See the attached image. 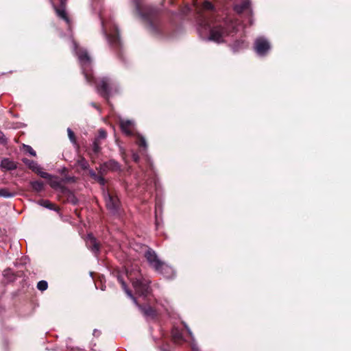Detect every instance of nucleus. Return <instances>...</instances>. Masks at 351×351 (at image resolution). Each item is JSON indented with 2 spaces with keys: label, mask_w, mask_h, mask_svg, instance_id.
I'll return each mask as SVG.
<instances>
[{
  "label": "nucleus",
  "mask_w": 351,
  "mask_h": 351,
  "mask_svg": "<svg viewBox=\"0 0 351 351\" xmlns=\"http://www.w3.org/2000/svg\"><path fill=\"white\" fill-rule=\"evenodd\" d=\"M194 5L198 32L203 39L220 43L225 42L226 37H232L238 32L240 27L238 21L230 18L221 20L210 1L195 2Z\"/></svg>",
  "instance_id": "nucleus-1"
},
{
  "label": "nucleus",
  "mask_w": 351,
  "mask_h": 351,
  "mask_svg": "<svg viewBox=\"0 0 351 351\" xmlns=\"http://www.w3.org/2000/svg\"><path fill=\"white\" fill-rule=\"evenodd\" d=\"M73 51L77 56L82 71L86 82L90 84H95L97 93L106 99L117 90V84L112 78L104 76L96 80L92 70V62L87 51L80 48L75 40H72Z\"/></svg>",
  "instance_id": "nucleus-2"
},
{
  "label": "nucleus",
  "mask_w": 351,
  "mask_h": 351,
  "mask_svg": "<svg viewBox=\"0 0 351 351\" xmlns=\"http://www.w3.org/2000/svg\"><path fill=\"white\" fill-rule=\"evenodd\" d=\"M149 283L148 278L133 268V303L147 321H154L158 317V311L154 306L155 298Z\"/></svg>",
  "instance_id": "nucleus-3"
},
{
  "label": "nucleus",
  "mask_w": 351,
  "mask_h": 351,
  "mask_svg": "<svg viewBox=\"0 0 351 351\" xmlns=\"http://www.w3.org/2000/svg\"><path fill=\"white\" fill-rule=\"evenodd\" d=\"M133 139L138 146V153L133 152V162L138 164L143 173L145 174V189L149 193L154 189L157 193L160 184L156 178L155 169L151 157L147 154L148 145L144 136L134 131L133 129Z\"/></svg>",
  "instance_id": "nucleus-4"
},
{
  "label": "nucleus",
  "mask_w": 351,
  "mask_h": 351,
  "mask_svg": "<svg viewBox=\"0 0 351 351\" xmlns=\"http://www.w3.org/2000/svg\"><path fill=\"white\" fill-rule=\"evenodd\" d=\"M101 32L110 48L117 53L119 59L125 64L127 62L123 56V45L117 24L112 19L106 20L99 14Z\"/></svg>",
  "instance_id": "nucleus-5"
},
{
  "label": "nucleus",
  "mask_w": 351,
  "mask_h": 351,
  "mask_svg": "<svg viewBox=\"0 0 351 351\" xmlns=\"http://www.w3.org/2000/svg\"><path fill=\"white\" fill-rule=\"evenodd\" d=\"M136 10L150 32L156 36L163 34L162 25L156 10L149 8H141L138 5Z\"/></svg>",
  "instance_id": "nucleus-6"
},
{
  "label": "nucleus",
  "mask_w": 351,
  "mask_h": 351,
  "mask_svg": "<svg viewBox=\"0 0 351 351\" xmlns=\"http://www.w3.org/2000/svg\"><path fill=\"white\" fill-rule=\"evenodd\" d=\"M133 250L143 253L147 261L154 269H159L162 265L163 261H160L156 252L148 246L137 243H133Z\"/></svg>",
  "instance_id": "nucleus-7"
},
{
  "label": "nucleus",
  "mask_w": 351,
  "mask_h": 351,
  "mask_svg": "<svg viewBox=\"0 0 351 351\" xmlns=\"http://www.w3.org/2000/svg\"><path fill=\"white\" fill-rule=\"evenodd\" d=\"M103 197L108 211L113 215H119L120 210V201L119 198L116 195H111L104 189H103Z\"/></svg>",
  "instance_id": "nucleus-8"
},
{
  "label": "nucleus",
  "mask_w": 351,
  "mask_h": 351,
  "mask_svg": "<svg viewBox=\"0 0 351 351\" xmlns=\"http://www.w3.org/2000/svg\"><path fill=\"white\" fill-rule=\"evenodd\" d=\"M117 281L121 285V288L125 292L127 295L132 298V291L129 289L128 282L131 281L130 274L125 269L123 271H118L114 274Z\"/></svg>",
  "instance_id": "nucleus-9"
},
{
  "label": "nucleus",
  "mask_w": 351,
  "mask_h": 351,
  "mask_svg": "<svg viewBox=\"0 0 351 351\" xmlns=\"http://www.w3.org/2000/svg\"><path fill=\"white\" fill-rule=\"evenodd\" d=\"M254 50L259 56H264L269 51L271 45L265 37L257 38L254 41Z\"/></svg>",
  "instance_id": "nucleus-10"
},
{
  "label": "nucleus",
  "mask_w": 351,
  "mask_h": 351,
  "mask_svg": "<svg viewBox=\"0 0 351 351\" xmlns=\"http://www.w3.org/2000/svg\"><path fill=\"white\" fill-rule=\"evenodd\" d=\"M22 162L28 167L29 169L33 171L34 172L36 173L38 175H39L43 178H52V175L50 173L43 171L42 168L40 167V165L37 163V162L34 160H29L26 158H23L22 159Z\"/></svg>",
  "instance_id": "nucleus-11"
},
{
  "label": "nucleus",
  "mask_w": 351,
  "mask_h": 351,
  "mask_svg": "<svg viewBox=\"0 0 351 351\" xmlns=\"http://www.w3.org/2000/svg\"><path fill=\"white\" fill-rule=\"evenodd\" d=\"M85 241L87 248L90 250L96 257H97L100 252V246L97 239L92 234H88Z\"/></svg>",
  "instance_id": "nucleus-12"
},
{
  "label": "nucleus",
  "mask_w": 351,
  "mask_h": 351,
  "mask_svg": "<svg viewBox=\"0 0 351 351\" xmlns=\"http://www.w3.org/2000/svg\"><path fill=\"white\" fill-rule=\"evenodd\" d=\"M119 123L122 133L125 136H130L132 135V121L119 118Z\"/></svg>",
  "instance_id": "nucleus-13"
},
{
  "label": "nucleus",
  "mask_w": 351,
  "mask_h": 351,
  "mask_svg": "<svg viewBox=\"0 0 351 351\" xmlns=\"http://www.w3.org/2000/svg\"><path fill=\"white\" fill-rule=\"evenodd\" d=\"M155 270L163 275L166 278H173L175 276L174 269L165 262L162 263V265L159 269Z\"/></svg>",
  "instance_id": "nucleus-14"
},
{
  "label": "nucleus",
  "mask_w": 351,
  "mask_h": 351,
  "mask_svg": "<svg viewBox=\"0 0 351 351\" xmlns=\"http://www.w3.org/2000/svg\"><path fill=\"white\" fill-rule=\"evenodd\" d=\"M0 168L5 171H12L17 168V164L8 158H3L0 164Z\"/></svg>",
  "instance_id": "nucleus-15"
},
{
  "label": "nucleus",
  "mask_w": 351,
  "mask_h": 351,
  "mask_svg": "<svg viewBox=\"0 0 351 351\" xmlns=\"http://www.w3.org/2000/svg\"><path fill=\"white\" fill-rule=\"evenodd\" d=\"M52 6L55 10L57 16L59 18L63 19L67 23L69 29H71V21L69 16H67L66 9L59 8L53 3H52Z\"/></svg>",
  "instance_id": "nucleus-16"
},
{
  "label": "nucleus",
  "mask_w": 351,
  "mask_h": 351,
  "mask_svg": "<svg viewBox=\"0 0 351 351\" xmlns=\"http://www.w3.org/2000/svg\"><path fill=\"white\" fill-rule=\"evenodd\" d=\"M162 213V204L160 198L158 197V193L156 196V203H155V225L156 228L158 229L160 226V219L159 214Z\"/></svg>",
  "instance_id": "nucleus-17"
},
{
  "label": "nucleus",
  "mask_w": 351,
  "mask_h": 351,
  "mask_svg": "<svg viewBox=\"0 0 351 351\" xmlns=\"http://www.w3.org/2000/svg\"><path fill=\"white\" fill-rule=\"evenodd\" d=\"M101 169L104 171L105 170H110V171H118L120 169V165L118 162L114 160H110L106 162H104L101 166Z\"/></svg>",
  "instance_id": "nucleus-18"
},
{
  "label": "nucleus",
  "mask_w": 351,
  "mask_h": 351,
  "mask_svg": "<svg viewBox=\"0 0 351 351\" xmlns=\"http://www.w3.org/2000/svg\"><path fill=\"white\" fill-rule=\"evenodd\" d=\"M172 339L176 343H181L186 341L182 335V332L178 328L174 327L171 331Z\"/></svg>",
  "instance_id": "nucleus-19"
},
{
  "label": "nucleus",
  "mask_w": 351,
  "mask_h": 351,
  "mask_svg": "<svg viewBox=\"0 0 351 351\" xmlns=\"http://www.w3.org/2000/svg\"><path fill=\"white\" fill-rule=\"evenodd\" d=\"M237 13H242L245 11L250 12V3L248 0L244 1L240 4H236L234 8Z\"/></svg>",
  "instance_id": "nucleus-20"
},
{
  "label": "nucleus",
  "mask_w": 351,
  "mask_h": 351,
  "mask_svg": "<svg viewBox=\"0 0 351 351\" xmlns=\"http://www.w3.org/2000/svg\"><path fill=\"white\" fill-rule=\"evenodd\" d=\"M49 184L54 189H62L63 188L62 186V180L56 176H53L51 178H48Z\"/></svg>",
  "instance_id": "nucleus-21"
},
{
  "label": "nucleus",
  "mask_w": 351,
  "mask_h": 351,
  "mask_svg": "<svg viewBox=\"0 0 351 351\" xmlns=\"http://www.w3.org/2000/svg\"><path fill=\"white\" fill-rule=\"evenodd\" d=\"M90 176L96 182H97L101 186H104L106 180L101 176L97 175L93 169H89L88 171Z\"/></svg>",
  "instance_id": "nucleus-22"
},
{
  "label": "nucleus",
  "mask_w": 351,
  "mask_h": 351,
  "mask_svg": "<svg viewBox=\"0 0 351 351\" xmlns=\"http://www.w3.org/2000/svg\"><path fill=\"white\" fill-rule=\"evenodd\" d=\"M101 145L97 138H95L91 145V153L90 155L93 154L97 156L101 152Z\"/></svg>",
  "instance_id": "nucleus-23"
},
{
  "label": "nucleus",
  "mask_w": 351,
  "mask_h": 351,
  "mask_svg": "<svg viewBox=\"0 0 351 351\" xmlns=\"http://www.w3.org/2000/svg\"><path fill=\"white\" fill-rule=\"evenodd\" d=\"M16 195V193L14 191H10L7 188H1L0 189V197L9 199L12 198Z\"/></svg>",
  "instance_id": "nucleus-24"
},
{
  "label": "nucleus",
  "mask_w": 351,
  "mask_h": 351,
  "mask_svg": "<svg viewBox=\"0 0 351 351\" xmlns=\"http://www.w3.org/2000/svg\"><path fill=\"white\" fill-rule=\"evenodd\" d=\"M30 185L33 190L37 193L42 191L44 189V184L42 181H32Z\"/></svg>",
  "instance_id": "nucleus-25"
},
{
  "label": "nucleus",
  "mask_w": 351,
  "mask_h": 351,
  "mask_svg": "<svg viewBox=\"0 0 351 351\" xmlns=\"http://www.w3.org/2000/svg\"><path fill=\"white\" fill-rule=\"evenodd\" d=\"M184 325L192 339V341L191 343V348L192 351H199L197 344L194 341L193 335V333H192L191 329L188 327V326L186 324H184Z\"/></svg>",
  "instance_id": "nucleus-26"
},
{
  "label": "nucleus",
  "mask_w": 351,
  "mask_h": 351,
  "mask_svg": "<svg viewBox=\"0 0 351 351\" xmlns=\"http://www.w3.org/2000/svg\"><path fill=\"white\" fill-rule=\"evenodd\" d=\"M245 47L243 40H237L232 45L234 51H237Z\"/></svg>",
  "instance_id": "nucleus-27"
},
{
  "label": "nucleus",
  "mask_w": 351,
  "mask_h": 351,
  "mask_svg": "<svg viewBox=\"0 0 351 351\" xmlns=\"http://www.w3.org/2000/svg\"><path fill=\"white\" fill-rule=\"evenodd\" d=\"M77 163L84 170L88 169L89 168V164L84 157H81L80 159H78Z\"/></svg>",
  "instance_id": "nucleus-28"
},
{
  "label": "nucleus",
  "mask_w": 351,
  "mask_h": 351,
  "mask_svg": "<svg viewBox=\"0 0 351 351\" xmlns=\"http://www.w3.org/2000/svg\"><path fill=\"white\" fill-rule=\"evenodd\" d=\"M48 283L46 280H40L37 283V289L41 291L47 290Z\"/></svg>",
  "instance_id": "nucleus-29"
},
{
  "label": "nucleus",
  "mask_w": 351,
  "mask_h": 351,
  "mask_svg": "<svg viewBox=\"0 0 351 351\" xmlns=\"http://www.w3.org/2000/svg\"><path fill=\"white\" fill-rule=\"evenodd\" d=\"M38 204L49 210L53 209V205L48 200H40Z\"/></svg>",
  "instance_id": "nucleus-30"
},
{
  "label": "nucleus",
  "mask_w": 351,
  "mask_h": 351,
  "mask_svg": "<svg viewBox=\"0 0 351 351\" xmlns=\"http://www.w3.org/2000/svg\"><path fill=\"white\" fill-rule=\"evenodd\" d=\"M24 151L32 156H36V153L30 145H23Z\"/></svg>",
  "instance_id": "nucleus-31"
},
{
  "label": "nucleus",
  "mask_w": 351,
  "mask_h": 351,
  "mask_svg": "<svg viewBox=\"0 0 351 351\" xmlns=\"http://www.w3.org/2000/svg\"><path fill=\"white\" fill-rule=\"evenodd\" d=\"M67 132H68V136H69V138L71 142L73 144H75L76 141H75V136L74 132L72 131V130L70 128H67Z\"/></svg>",
  "instance_id": "nucleus-32"
},
{
  "label": "nucleus",
  "mask_w": 351,
  "mask_h": 351,
  "mask_svg": "<svg viewBox=\"0 0 351 351\" xmlns=\"http://www.w3.org/2000/svg\"><path fill=\"white\" fill-rule=\"evenodd\" d=\"M107 136V133L104 129H100L98 132V135L96 138L98 139V141L99 139H104Z\"/></svg>",
  "instance_id": "nucleus-33"
},
{
  "label": "nucleus",
  "mask_w": 351,
  "mask_h": 351,
  "mask_svg": "<svg viewBox=\"0 0 351 351\" xmlns=\"http://www.w3.org/2000/svg\"><path fill=\"white\" fill-rule=\"evenodd\" d=\"M63 182H75L77 178L75 176H66L62 179Z\"/></svg>",
  "instance_id": "nucleus-34"
},
{
  "label": "nucleus",
  "mask_w": 351,
  "mask_h": 351,
  "mask_svg": "<svg viewBox=\"0 0 351 351\" xmlns=\"http://www.w3.org/2000/svg\"><path fill=\"white\" fill-rule=\"evenodd\" d=\"M8 143V139L5 136L2 131L0 130V144L5 145Z\"/></svg>",
  "instance_id": "nucleus-35"
},
{
  "label": "nucleus",
  "mask_w": 351,
  "mask_h": 351,
  "mask_svg": "<svg viewBox=\"0 0 351 351\" xmlns=\"http://www.w3.org/2000/svg\"><path fill=\"white\" fill-rule=\"evenodd\" d=\"M67 0H60V5L59 8H65L66 9V4Z\"/></svg>",
  "instance_id": "nucleus-36"
},
{
  "label": "nucleus",
  "mask_w": 351,
  "mask_h": 351,
  "mask_svg": "<svg viewBox=\"0 0 351 351\" xmlns=\"http://www.w3.org/2000/svg\"><path fill=\"white\" fill-rule=\"evenodd\" d=\"M90 105L94 108H95L99 113H101V110L100 109V108L96 104H95L94 102H91L90 103Z\"/></svg>",
  "instance_id": "nucleus-37"
},
{
  "label": "nucleus",
  "mask_w": 351,
  "mask_h": 351,
  "mask_svg": "<svg viewBox=\"0 0 351 351\" xmlns=\"http://www.w3.org/2000/svg\"><path fill=\"white\" fill-rule=\"evenodd\" d=\"M99 335H100V331L99 330H98L97 329H95L93 330V335L94 336L98 337V336H99Z\"/></svg>",
  "instance_id": "nucleus-38"
},
{
  "label": "nucleus",
  "mask_w": 351,
  "mask_h": 351,
  "mask_svg": "<svg viewBox=\"0 0 351 351\" xmlns=\"http://www.w3.org/2000/svg\"><path fill=\"white\" fill-rule=\"evenodd\" d=\"M77 202V199L74 197L73 199H72V203L74 204H76Z\"/></svg>",
  "instance_id": "nucleus-39"
}]
</instances>
